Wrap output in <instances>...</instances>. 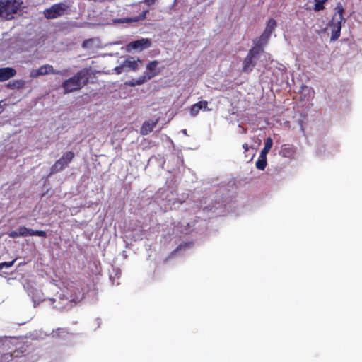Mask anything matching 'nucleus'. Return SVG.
Here are the masks:
<instances>
[{"mask_svg":"<svg viewBox=\"0 0 362 362\" xmlns=\"http://www.w3.org/2000/svg\"><path fill=\"white\" fill-rule=\"evenodd\" d=\"M88 70L82 69L78 71L73 77L65 80L62 83V88L64 93H71L80 90L88 81Z\"/></svg>","mask_w":362,"mask_h":362,"instance_id":"obj_1","label":"nucleus"},{"mask_svg":"<svg viewBox=\"0 0 362 362\" xmlns=\"http://www.w3.org/2000/svg\"><path fill=\"white\" fill-rule=\"evenodd\" d=\"M23 5V0H0V18L10 20L18 13Z\"/></svg>","mask_w":362,"mask_h":362,"instance_id":"obj_2","label":"nucleus"},{"mask_svg":"<svg viewBox=\"0 0 362 362\" xmlns=\"http://www.w3.org/2000/svg\"><path fill=\"white\" fill-rule=\"evenodd\" d=\"M336 13L333 16L331 27H332V35L330 40L332 41L337 40L340 36V32L341 29V22L344 20L343 18L344 8L341 4L338 3L335 7Z\"/></svg>","mask_w":362,"mask_h":362,"instance_id":"obj_3","label":"nucleus"},{"mask_svg":"<svg viewBox=\"0 0 362 362\" xmlns=\"http://www.w3.org/2000/svg\"><path fill=\"white\" fill-rule=\"evenodd\" d=\"M60 305L55 307L57 309L62 310L66 309L71 306L72 302H76L81 299V293L78 289H70L67 288L65 293L63 294V297H60Z\"/></svg>","mask_w":362,"mask_h":362,"instance_id":"obj_4","label":"nucleus"},{"mask_svg":"<svg viewBox=\"0 0 362 362\" xmlns=\"http://www.w3.org/2000/svg\"><path fill=\"white\" fill-rule=\"evenodd\" d=\"M74 153L72 151H67L57 160L50 168V173L54 174L62 171L72 161L74 158Z\"/></svg>","mask_w":362,"mask_h":362,"instance_id":"obj_5","label":"nucleus"},{"mask_svg":"<svg viewBox=\"0 0 362 362\" xmlns=\"http://www.w3.org/2000/svg\"><path fill=\"white\" fill-rule=\"evenodd\" d=\"M69 6L64 3H59L52 5L50 8L44 11L43 13L46 18L54 19L63 16Z\"/></svg>","mask_w":362,"mask_h":362,"instance_id":"obj_6","label":"nucleus"},{"mask_svg":"<svg viewBox=\"0 0 362 362\" xmlns=\"http://www.w3.org/2000/svg\"><path fill=\"white\" fill-rule=\"evenodd\" d=\"M276 27V21L273 18H270L267 21V26H266L263 33L262 34V35L259 37L258 43L259 44L260 46H262L267 42L269 38L271 36V34L275 30Z\"/></svg>","mask_w":362,"mask_h":362,"instance_id":"obj_7","label":"nucleus"},{"mask_svg":"<svg viewBox=\"0 0 362 362\" xmlns=\"http://www.w3.org/2000/svg\"><path fill=\"white\" fill-rule=\"evenodd\" d=\"M158 64V62L156 60L151 61L147 64L146 66V71L144 74L142 75L146 81L151 80L160 73Z\"/></svg>","mask_w":362,"mask_h":362,"instance_id":"obj_8","label":"nucleus"},{"mask_svg":"<svg viewBox=\"0 0 362 362\" xmlns=\"http://www.w3.org/2000/svg\"><path fill=\"white\" fill-rule=\"evenodd\" d=\"M151 45V40L146 38H141L140 40L131 42L127 45L129 49H135L141 52L145 49L150 47Z\"/></svg>","mask_w":362,"mask_h":362,"instance_id":"obj_9","label":"nucleus"},{"mask_svg":"<svg viewBox=\"0 0 362 362\" xmlns=\"http://www.w3.org/2000/svg\"><path fill=\"white\" fill-rule=\"evenodd\" d=\"M189 110L190 116L192 117H195L201 110L210 111L211 109L208 107V102L206 100H202L191 105Z\"/></svg>","mask_w":362,"mask_h":362,"instance_id":"obj_10","label":"nucleus"},{"mask_svg":"<svg viewBox=\"0 0 362 362\" xmlns=\"http://www.w3.org/2000/svg\"><path fill=\"white\" fill-rule=\"evenodd\" d=\"M123 64L126 71H136L141 67L142 61L139 59H135L134 57H129L124 59Z\"/></svg>","mask_w":362,"mask_h":362,"instance_id":"obj_11","label":"nucleus"},{"mask_svg":"<svg viewBox=\"0 0 362 362\" xmlns=\"http://www.w3.org/2000/svg\"><path fill=\"white\" fill-rule=\"evenodd\" d=\"M258 53L259 49L255 48L250 52L243 63V71L248 72L252 70V67L255 66V64L253 63V58L255 57V55Z\"/></svg>","mask_w":362,"mask_h":362,"instance_id":"obj_12","label":"nucleus"},{"mask_svg":"<svg viewBox=\"0 0 362 362\" xmlns=\"http://www.w3.org/2000/svg\"><path fill=\"white\" fill-rule=\"evenodd\" d=\"M16 74L14 69L5 67L0 69V81H5L13 77Z\"/></svg>","mask_w":362,"mask_h":362,"instance_id":"obj_13","label":"nucleus"},{"mask_svg":"<svg viewBox=\"0 0 362 362\" xmlns=\"http://www.w3.org/2000/svg\"><path fill=\"white\" fill-rule=\"evenodd\" d=\"M158 122V119H156L155 120H149L145 122L140 130V132L142 135H147L150 132H152L153 128L156 126L157 123Z\"/></svg>","mask_w":362,"mask_h":362,"instance_id":"obj_14","label":"nucleus"},{"mask_svg":"<svg viewBox=\"0 0 362 362\" xmlns=\"http://www.w3.org/2000/svg\"><path fill=\"white\" fill-rule=\"evenodd\" d=\"M40 74L41 76H45L49 74H59V75H64V72L59 70H56L53 68L52 65L45 64L39 68Z\"/></svg>","mask_w":362,"mask_h":362,"instance_id":"obj_15","label":"nucleus"},{"mask_svg":"<svg viewBox=\"0 0 362 362\" xmlns=\"http://www.w3.org/2000/svg\"><path fill=\"white\" fill-rule=\"evenodd\" d=\"M280 155L284 158H293L295 156V148L290 145H284L280 151Z\"/></svg>","mask_w":362,"mask_h":362,"instance_id":"obj_16","label":"nucleus"},{"mask_svg":"<svg viewBox=\"0 0 362 362\" xmlns=\"http://www.w3.org/2000/svg\"><path fill=\"white\" fill-rule=\"evenodd\" d=\"M273 144V141L270 137H268L264 142V146L260 152V157H267V153L270 151Z\"/></svg>","mask_w":362,"mask_h":362,"instance_id":"obj_17","label":"nucleus"},{"mask_svg":"<svg viewBox=\"0 0 362 362\" xmlns=\"http://www.w3.org/2000/svg\"><path fill=\"white\" fill-rule=\"evenodd\" d=\"M98 40L96 39H88L83 41L82 47L83 49H92L94 46L97 45Z\"/></svg>","mask_w":362,"mask_h":362,"instance_id":"obj_18","label":"nucleus"},{"mask_svg":"<svg viewBox=\"0 0 362 362\" xmlns=\"http://www.w3.org/2000/svg\"><path fill=\"white\" fill-rule=\"evenodd\" d=\"M145 82H146V79L143 77V76H139L136 79H132V81L127 83V84L129 86H140L144 84Z\"/></svg>","mask_w":362,"mask_h":362,"instance_id":"obj_19","label":"nucleus"},{"mask_svg":"<svg viewBox=\"0 0 362 362\" xmlns=\"http://www.w3.org/2000/svg\"><path fill=\"white\" fill-rule=\"evenodd\" d=\"M302 93L305 96H308V100L313 98L314 96V90L312 88H310L306 86H303L301 87Z\"/></svg>","mask_w":362,"mask_h":362,"instance_id":"obj_20","label":"nucleus"},{"mask_svg":"<svg viewBox=\"0 0 362 362\" xmlns=\"http://www.w3.org/2000/svg\"><path fill=\"white\" fill-rule=\"evenodd\" d=\"M25 85V81H23V80H16V81H14L11 83H8V87H10L11 88H17V89H20L21 88H23Z\"/></svg>","mask_w":362,"mask_h":362,"instance_id":"obj_21","label":"nucleus"},{"mask_svg":"<svg viewBox=\"0 0 362 362\" xmlns=\"http://www.w3.org/2000/svg\"><path fill=\"white\" fill-rule=\"evenodd\" d=\"M267 165V157H260L256 162V167L259 170H264Z\"/></svg>","mask_w":362,"mask_h":362,"instance_id":"obj_22","label":"nucleus"},{"mask_svg":"<svg viewBox=\"0 0 362 362\" xmlns=\"http://www.w3.org/2000/svg\"><path fill=\"white\" fill-rule=\"evenodd\" d=\"M18 234L21 237L30 236V230L25 226H21L18 228Z\"/></svg>","mask_w":362,"mask_h":362,"instance_id":"obj_23","label":"nucleus"},{"mask_svg":"<svg viewBox=\"0 0 362 362\" xmlns=\"http://www.w3.org/2000/svg\"><path fill=\"white\" fill-rule=\"evenodd\" d=\"M326 0H315V11H320L324 9L323 4Z\"/></svg>","mask_w":362,"mask_h":362,"instance_id":"obj_24","label":"nucleus"},{"mask_svg":"<svg viewBox=\"0 0 362 362\" xmlns=\"http://www.w3.org/2000/svg\"><path fill=\"white\" fill-rule=\"evenodd\" d=\"M31 296H32L35 306L36 305L37 301L39 303L40 300H42L41 296L40 295V292L37 291H36L35 293H33L31 294Z\"/></svg>","mask_w":362,"mask_h":362,"instance_id":"obj_25","label":"nucleus"},{"mask_svg":"<svg viewBox=\"0 0 362 362\" xmlns=\"http://www.w3.org/2000/svg\"><path fill=\"white\" fill-rule=\"evenodd\" d=\"M37 235L40 237H45L46 233L43 230H30V236Z\"/></svg>","mask_w":362,"mask_h":362,"instance_id":"obj_26","label":"nucleus"},{"mask_svg":"<svg viewBox=\"0 0 362 362\" xmlns=\"http://www.w3.org/2000/svg\"><path fill=\"white\" fill-rule=\"evenodd\" d=\"M114 71H115V74H120L122 72L126 71L124 64H123V62H122L119 66L115 67L114 69Z\"/></svg>","mask_w":362,"mask_h":362,"instance_id":"obj_27","label":"nucleus"},{"mask_svg":"<svg viewBox=\"0 0 362 362\" xmlns=\"http://www.w3.org/2000/svg\"><path fill=\"white\" fill-rule=\"evenodd\" d=\"M41 75L40 74V69H33L30 72V78H37V77H39Z\"/></svg>","mask_w":362,"mask_h":362,"instance_id":"obj_28","label":"nucleus"},{"mask_svg":"<svg viewBox=\"0 0 362 362\" xmlns=\"http://www.w3.org/2000/svg\"><path fill=\"white\" fill-rule=\"evenodd\" d=\"M14 262H15V260H13L11 262H5L0 263V270L3 269L4 268H8V267L13 266Z\"/></svg>","mask_w":362,"mask_h":362,"instance_id":"obj_29","label":"nucleus"},{"mask_svg":"<svg viewBox=\"0 0 362 362\" xmlns=\"http://www.w3.org/2000/svg\"><path fill=\"white\" fill-rule=\"evenodd\" d=\"M8 236L12 238H16L20 236L18 234V230L11 231L8 233Z\"/></svg>","mask_w":362,"mask_h":362,"instance_id":"obj_30","label":"nucleus"},{"mask_svg":"<svg viewBox=\"0 0 362 362\" xmlns=\"http://www.w3.org/2000/svg\"><path fill=\"white\" fill-rule=\"evenodd\" d=\"M156 0H144V2L148 6L153 4Z\"/></svg>","mask_w":362,"mask_h":362,"instance_id":"obj_31","label":"nucleus"},{"mask_svg":"<svg viewBox=\"0 0 362 362\" xmlns=\"http://www.w3.org/2000/svg\"><path fill=\"white\" fill-rule=\"evenodd\" d=\"M148 13V10H146V11H144V12H143V13H142V15H141V19H144V18H146V14H147Z\"/></svg>","mask_w":362,"mask_h":362,"instance_id":"obj_32","label":"nucleus"},{"mask_svg":"<svg viewBox=\"0 0 362 362\" xmlns=\"http://www.w3.org/2000/svg\"><path fill=\"white\" fill-rule=\"evenodd\" d=\"M243 148L245 149V151H247L248 150V146H247V144H244L243 145Z\"/></svg>","mask_w":362,"mask_h":362,"instance_id":"obj_33","label":"nucleus"},{"mask_svg":"<svg viewBox=\"0 0 362 362\" xmlns=\"http://www.w3.org/2000/svg\"><path fill=\"white\" fill-rule=\"evenodd\" d=\"M1 103L2 101H0V113L4 110V107Z\"/></svg>","mask_w":362,"mask_h":362,"instance_id":"obj_34","label":"nucleus"},{"mask_svg":"<svg viewBox=\"0 0 362 362\" xmlns=\"http://www.w3.org/2000/svg\"><path fill=\"white\" fill-rule=\"evenodd\" d=\"M182 132V133H183V134H187V131H186V129H183Z\"/></svg>","mask_w":362,"mask_h":362,"instance_id":"obj_35","label":"nucleus"}]
</instances>
